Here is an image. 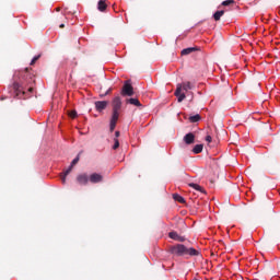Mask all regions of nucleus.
I'll use <instances>...</instances> for the list:
<instances>
[{
    "label": "nucleus",
    "instance_id": "nucleus-1",
    "mask_svg": "<svg viewBox=\"0 0 280 280\" xmlns=\"http://www.w3.org/2000/svg\"><path fill=\"white\" fill-rule=\"evenodd\" d=\"M172 255H176L177 257H198L200 253L198 249L194 247H187L183 244L174 245L170 248Z\"/></svg>",
    "mask_w": 280,
    "mask_h": 280
},
{
    "label": "nucleus",
    "instance_id": "nucleus-2",
    "mask_svg": "<svg viewBox=\"0 0 280 280\" xmlns=\"http://www.w3.org/2000/svg\"><path fill=\"white\" fill-rule=\"evenodd\" d=\"M112 108H113V114H112V119L109 124L110 132L115 130V128L117 127V121L119 120V112L121 110V97L119 96L114 97L112 102Z\"/></svg>",
    "mask_w": 280,
    "mask_h": 280
},
{
    "label": "nucleus",
    "instance_id": "nucleus-3",
    "mask_svg": "<svg viewBox=\"0 0 280 280\" xmlns=\"http://www.w3.org/2000/svg\"><path fill=\"white\" fill-rule=\"evenodd\" d=\"M191 89H194V85L191 84V82L178 83L174 93L175 97H177V102L179 103L184 102L187 95H185L183 91H191Z\"/></svg>",
    "mask_w": 280,
    "mask_h": 280
},
{
    "label": "nucleus",
    "instance_id": "nucleus-4",
    "mask_svg": "<svg viewBox=\"0 0 280 280\" xmlns=\"http://www.w3.org/2000/svg\"><path fill=\"white\" fill-rule=\"evenodd\" d=\"M80 162V153L77 155V158L74 160H72L71 165L65 171V173H61V183L65 185V183H67V176H69V174H71V170H73L74 165H78V163Z\"/></svg>",
    "mask_w": 280,
    "mask_h": 280
},
{
    "label": "nucleus",
    "instance_id": "nucleus-5",
    "mask_svg": "<svg viewBox=\"0 0 280 280\" xmlns=\"http://www.w3.org/2000/svg\"><path fill=\"white\" fill-rule=\"evenodd\" d=\"M120 94L124 97H132V95H135V89L132 88V84H130V81H126L124 83L122 90L120 92Z\"/></svg>",
    "mask_w": 280,
    "mask_h": 280
},
{
    "label": "nucleus",
    "instance_id": "nucleus-6",
    "mask_svg": "<svg viewBox=\"0 0 280 280\" xmlns=\"http://www.w3.org/2000/svg\"><path fill=\"white\" fill-rule=\"evenodd\" d=\"M95 108L98 113H102V110H106V107L108 106V101H96Z\"/></svg>",
    "mask_w": 280,
    "mask_h": 280
},
{
    "label": "nucleus",
    "instance_id": "nucleus-7",
    "mask_svg": "<svg viewBox=\"0 0 280 280\" xmlns=\"http://www.w3.org/2000/svg\"><path fill=\"white\" fill-rule=\"evenodd\" d=\"M89 179H90V183L97 184L104 180V176L97 173H93L92 175L89 176Z\"/></svg>",
    "mask_w": 280,
    "mask_h": 280
},
{
    "label": "nucleus",
    "instance_id": "nucleus-8",
    "mask_svg": "<svg viewBox=\"0 0 280 280\" xmlns=\"http://www.w3.org/2000/svg\"><path fill=\"white\" fill-rule=\"evenodd\" d=\"M89 175H86V173L77 176V183H79V185H89Z\"/></svg>",
    "mask_w": 280,
    "mask_h": 280
},
{
    "label": "nucleus",
    "instance_id": "nucleus-9",
    "mask_svg": "<svg viewBox=\"0 0 280 280\" xmlns=\"http://www.w3.org/2000/svg\"><path fill=\"white\" fill-rule=\"evenodd\" d=\"M184 141L186 145H191L196 141V136L189 132L184 137Z\"/></svg>",
    "mask_w": 280,
    "mask_h": 280
},
{
    "label": "nucleus",
    "instance_id": "nucleus-10",
    "mask_svg": "<svg viewBox=\"0 0 280 280\" xmlns=\"http://www.w3.org/2000/svg\"><path fill=\"white\" fill-rule=\"evenodd\" d=\"M168 237H171V240H174L175 242H185V236L178 235V232H170Z\"/></svg>",
    "mask_w": 280,
    "mask_h": 280
},
{
    "label": "nucleus",
    "instance_id": "nucleus-11",
    "mask_svg": "<svg viewBox=\"0 0 280 280\" xmlns=\"http://www.w3.org/2000/svg\"><path fill=\"white\" fill-rule=\"evenodd\" d=\"M194 51H198V47H189L182 50V56H189V54H194Z\"/></svg>",
    "mask_w": 280,
    "mask_h": 280
},
{
    "label": "nucleus",
    "instance_id": "nucleus-12",
    "mask_svg": "<svg viewBox=\"0 0 280 280\" xmlns=\"http://www.w3.org/2000/svg\"><path fill=\"white\" fill-rule=\"evenodd\" d=\"M127 104H131L132 106H141V102H139V98H127Z\"/></svg>",
    "mask_w": 280,
    "mask_h": 280
},
{
    "label": "nucleus",
    "instance_id": "nucleus-13",
    "mask_svg": "<svg viewBox=\"0 0 280 280\" xmlns=\"http://www.w3.org/2000/svg\"><path fill=\"white\" fill-rule=\"evenodd\" d=\"M97 8H98L100 12H105V10H106V8H108V5L106 4L105 0H100Z\"/></svg>",
    "mask_w": 280,
    "mask_h": 280
},
{
    "label": "nucleus",
    "instance_id": "nucleus-14",
    "mask_svg": "<svg viewBox=\"0 0 280 280\" xmlns=\"http://www.w3.org/2000/svg\"><path fill=\"white\" fill-rule=\"evenodd\" d=\"M173 200L176 202H180V205H185V198L178 194H173Z\"/></svg>",
    "mask_w": 280,
    "mask_h": 280
},
{
    "label": "nucleus",
    "instance_id": "nucleus-15",
    "mask_svg": "<svg viewBox=\"0 0 280 280\" xmlns=\"http://www.w3.org/2000/svg\"><path fill=\"white\" fill-rule=\"evenodd\" d=\"M188 185H189V187H191L192 189H196V191H200L201 194H205V189H203L200 185L194 184V183H190V184H188Z\"/></svg>",
    "mask_w": 280,
    "mask_h": 280
},
{
    "label": "nucleus",
    "instance_id": "nucleus-16",
    "mask_svg": "<svg viewBox=\"0 0 280 280\" xmlns=\"http://www.w3.org/2000/svg\"><path fill=\"white\" fill-rule=\"evenodd\" d=\"M203 148H205V145H202V144H196L192 149L194 154H200V152H202Z\"/></svg>",
    "mask_w": 280,
    "mask_h": 280
},
{
    "label": "nucleus",
    "instance_id": "nucleus-17",
    "mask_svg": "<svg viewBox=\"0 0 280 280\" xmlns=\"http://www.w3.org/2000/svg\"><path fill=\"white\" fill-rule=\"evenodd\" d=\"M222 16H224V11H217V12L213 14L214 21H220V19H222Z\"/></svg>",
    "mask_w": 280,
    "mask_h": 280
},
{
    "label": "nucleus",
    "instance_id": "nucleus-18",
    "mask_svg": "<svg viewBox=\"0 0 280 280\" xmlns=\"http://www.w3.org/2000/svg\"><path fill=\"white\" fill-rule=\"evenodd\" d=\"M189 121L191 122V124H196V122H198V121H200V115H195V116H190L189 117Z\"/></svg>",
    "mask_w": 280,
    "mask_h": 280
},
{
    "label": "nucleus",
    "instance_id": "nucleus-19",
    "mask_svg": "<svg viewBox=\"0 0 280 280\" xmlns=\"http://www.w3.org/2000/svg\"><path fill=\"white\" fill-rule=\"evenodd\" d=\"M69 117H71V119H75V117H78V112L75 109L68 112Z\"/></svg>",
    "mask_w": 280,
    "mask_h": 280
},
{
    "label": "nucleus",
    "instance_id": "nucleus-20",
    "mask_svg": "<svg viewBox=\"0 0 280 280\" xmlns=\"http://www.w3.org/2000/svg\"><path fill=\"white\" fill-rule=\"evenodd\" d=\"M119 148V139L114 138V145H113V150H117Z\"/></svg>",
    "mask_w": 280,
    "mask_h": 280
},
{
    "label": "nucleus",
    "instance_id": "nucleus-21",
    "mask_svg": "<svg viewBox=\"0 0 280 280\" xmlns=\"http://www.w3.org/2000/svg\"><path fill=\"white\" fill-rule=\"evenodd\" d=\"M235 3V0H225L222 2V5H233Z\"/></svg>",
    "mask_w": 280,
    "mask_h": 280
},
{
    "label": "nucleus",
    "instance_id": "nucleus-22",
    "mask_svg": "<svg viewBox=\"0 0 280 280\" xmlns=\"http://www.w3.org/2000/svg\"><path fill=\"white\" fill-rule=\"evenodd\" d=\"M39 58H40V55L35 56V57L32 59V61H31V66L36 65V61H37Z\"/></svg>",
    "mask_w": 280,
    "mask_h": 280
},
{
    "label": "nucleus",
    "instance_id": "nucleus-23",
    "mask_svg": "<svg viewBox=\"0 0 280 280\" xmlns=\"http://www.w3.org/2000/svg\"><path fill=\"white\" fill-rule=\"evenodd\" d=\"M13 89H14L16 95H19V93H21V90H19V84L18 83H14Z\"/></svg>",
    "mask_w": 280,
    "mask_h": 280
},
{
    "label": "nucleus",
    "instance_id": "nucleus-24",
    "mask_svg": "<svg viewBox=\"0 0 280 280\" xmlns=\"http://www.w3.org/2000/svg\"><path fill=\"white\" fill-rule=\"evenodd\" d=\"M206 141H208V143H211V141H212L211 136H207V137H206Z\"/></svg>",
    "mask_w": 280,
    "mask_h": 280
},
{
    "label": "nucleus",
    "instance_id": "nucleus-25",
    "mask_svg": "<svg viewBox=\"0 0 280 280\" xmlns=\"http://www.w3.org/2000/svg\"><path fill=\"white\" fill-rule=\"evenodd\" d=\"M119 135H120L119 131H116V132H115L116 139H119Z\"/></svg>",
    "mask_w": 280,
    "mask_h": 280
},
{
    "label": "nucleus",
    "instance_id": "nucleus-26",
    "mask_svg": "<svg viewBox=\"0 0 280 280\" xmlns=\"http://www.w3.org/2000/svg\"><path fill=\"white\" fill-rule=\"evenodd\" d=\"M33 92H34V88H30L28 93H33Z\"/></svg>",
    "mask_w": 280,
    "mask_h": 280
},
{
    "label": "nucleus",
    "instance_id": "nucleus-27",
    "mask_svg": "<svg viewBox=\"0 0 280 280\" xmlns=\"http://www.w3.org/2000/svg\"><path fill=\"white\" fill-rule=\"evenodd\" d=\"M59 27H60L61 30L65 28V24L59 25Z\"/></svg>",
    "mask_w": 280,
    "mask_h": 280
},
{
    "label": "nucleus",
    "instance_id": "nucleus-28",
    "mask_svg": "<svg viewBox=\"0 0 280 280\" xmlns=\"http://www.w3.org/2000/svg\"><path fill=\"white\" fill-rule=\"evenodd\" d=\"M108 93H110V90H107L106 95H108Z\"/></svg>",
    "mask_w": 280,
    "mask_h": 280
},
{
    "label": "nucleus",
    "instance_id": "nucleus-29",
    "mask_svg": "<svg viewBox=\"0 0 280 280\" xmlns=\"http://www.w3.org/2000/svg\"><path fill=\"white\" fill-rule=\"evenodd\" d=\"M108 93H110V90H107L106 95H108Z\"/></svg>",
    "mask_w": 280,
    "mask_h": 280
},
{
    "label": "nucleus",
    "instance_id": "nucleus-30",
    "mask_svg": "<svg viewBox=\"0 0 280 280\" xmlns=\"http://www.w3.org/2000/svg\"><path fill=\"white\" fill-rule=\"evenodd\" d=\"M108 93H110V90H107L106 95H108Z\"/></svg>",
    "mask_w": 280,
    "mask_h": 280
},
{
    "label": "nucleus",
    "instance_id": "nucleus-31",
    "mask_svg": "<svg viewBox=\"0 0 280 280\" xmlns=\"http://www.w3.org/2000/svg\"><path fill=\"white\" fill-rule=\"evenodd\" d=\"M57 12H60V9H57Z\"/></svg>",
    "mask_w": 280,
    "mask_h": 280
}]
</instances>
